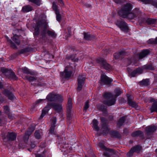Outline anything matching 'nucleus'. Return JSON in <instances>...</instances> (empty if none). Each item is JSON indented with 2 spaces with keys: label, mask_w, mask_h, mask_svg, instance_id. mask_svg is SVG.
Masks as SVG:
<instances>
[{
  "label": "nucleus",
  "mask_w": 157,
  "mask_h": 157,
  "mask_svg": "<svg viewBox=\"0 0 157 157\" xmlns=\"http://www.w3.org/2000/svg\"><path fill=\"white\" fill-rule=\"evenodd\" d=\"M97 107L99 109L105 112L106 111V108L103 105L100 104H98L97 105Z\"/></svg>",
  "instance_id": "29"
},
{
  "label": "nucleus",
  "mask_w": 157,
  "mask_h": 157,
  "mask_svg": "<svg viewBox=\"0 0 157 157\" xmlns=\"http://www.w3.org/2000/svg\"><path fill=\"white\" fill-rule=\"evenodd\" d=\"M41 25L42 26H43L44 27H47V24L46 23L42 24Z\"/></svg>",
  "instance_id": "49"
},
{
  "label": "nucleus",
  "mask_w": 157,
  "mask_h": 157,
  "mask_svg": "<svg viewBox=\"0 0 157 157\" xmlns=\"http://www.w3.org/2000/svg\"><path fill=\"white\" fill-rule=\"evenodd\" d=\"M4 109L6 110H8L9 109V108L7 106H5Z\"/></svg>",
  "instance_id": "53"
},
{
  "label": "nucleus",
  "mask_w": 157,
  "mask_h": 157,
  "mask_svg": "<svg viewBox=\"0 0 157 157\" xmlns=\"http://www.w3.org/2000/svg\"><path fill=\"white\" fill-rule=\"evenodd\" d=\"M132 136L133 137H141L143 136V134L141 131H138L133 133L132 134Z\"/></svg>",
  "instance_id": "23"
},
{
  "label": "nucleus",
  "mask_w": 157,
  "mask_h": 157,
  "mask_svg": "<svg viewBox=\"0 0 157 157\" xmlns=\"http://www.w3.org/2000/svg\"><path fill=\"white\" fill-rule=\"evenodd\" d=\"M116 102L115 99H112V100H105L103 102L104 104L108 106H111L114 105Z\"/></svg>",
  "instance_id": "17"
},
{
  "label": "nucleus",
  "mask_w": 157,
  "mask_h": 157,
  "mask_svg": "<svg viewBox=\"0 0 157 157\" xmlns=\"http://www.w3.org/2000/svg\"><path fill=\"white\" fill-rule=\"evenodd\" d=\"M124 54V52L123 51L120 52L118 53L115 54L114 56L115 59H117L118 57H120L121 56Z\"/></svg>",
  "instance_id": "36"
},
{
  "label": "nucleus",
  "mask_w": 157,
  "mask_h": 157,
  "mask_svg": "<svg viewBox=\"0 0 157 157\" xmlns=\"http://www.w3.org/2000/svg\"><path fill=\"white\" fill-rule=\"evenodd\" d=\"M52 123L51 124L52 125V126L51 128L50 129V132L51 133H52L53 132L54 130V127L55 126V124L56 123V117H53L51 119Z\"/></svg>",
  "instance_id": "21"
},
{
  "label": "nucleus",
  "mask_w": 157,
  "mask_h": 157,
  "mask_svg": "<svg viewBox=\"0 0 157 157\" xmlns=\"http://www.w3.org/2000/svg\"><path fill=\"white\" fill-rule=\"evenodd\" d=\"M2 87V84L0 83V88H1Z\"/></svg>",
  "instance_id": "54"
},
{
  "label": "nucleus",
  "mask_w": 157,
  "mask_h": 157,
  "mask_svg": "<svg viewBox=\"0 0 157 157\" xmlns=\"http://www.w3.org/2000/svg\"><path fill=\"white\" fill-rule=\"evenodd\" d=\"M50 108L48 106H47L44 108L42 110V113L40 116V118H42L48 112V110Z\"/></svg>",
  "instance_id": "25"
},
{
  "label": "nucleus",
  "mask_w": 157,
  "mask_h": 157,
  "mask_svg": "<svg viewBox=\"0 0 157 157\" xmlns=\"http://www.w3.org/2000/svg\"><path fill=\"white\" fill-rule=\"evenodd\" d=\"M99 146L105 151L103 155L106 157H110L112 153H114V151L113 149L106 147L101 143H99Z\"/></svg>",
  "instance_id": "2"
},
{
  "label": "nucleus",
  "mask_w": 157,
  "mask_h": 157,
  "mask_svg": "<svg viewBox=\"0 0 157 157\" xmlns=\"http://www.w3.org/2000/svg\"><path fill=\"white\" fill-rule=\"evenodd\" d=\"M4 94L7 96L9 99L13 100V99L14 97L13 95L8 90H5L4 92Z\"/></svg>",
  "instance_id": "22"
},
{
  "label": "nucleus",
  "mask_w": 157,
  "mask_h": 157,
  "mask_svg": "<svg viewBox=\"0 0 157 157\" xmlns=\"http://www.w3.org/2000/svg\"><path fill=\"white\" fill-rule=\"evenodd\" d=\"M101 121L102 124V128H101V131H102L103 133H106L109 131L108 128L105 125V123L106 122V119L103 117H102L101 119Z\"/></svg>",
  "instance_id": "8"
},
{
  "label": "nucleus",
  "mask_w": 157,
  "mask_h": 157,
  "mask_svg": "<svg viewBox=\"0 0 157 157\" xmlns=\"http://www.w3.org/2000/svg\"><path fill=\"white\" fill-rule=\"evenodd\" d=\"M104 97L105 98H112L113 95L110 93H105L104 95Z\"/></svg>",
  "instance_id": "35"
},
{
  "label": "nucleus",
  "mask_w": 157,
  "mask_h": 157,
  "mask_svg": "<svg viewBox=\"0 0 157 157\" xmlns=\"http://www.w3.org/2000/svg\"><path fill=\"white\" fill-rule=\"evenodd\" d=\"M92 36L88 33H84V38L86 40H91Z\"/></svg>",
  "instance_id": "30"
},
{
  "label": "nucleus",
  "mask_w": 157,
  "mask_h": 157,
  "mask_svg": "<svg viewBox=\"0 0 157 157\" xmlns=\"http://www.w3.org/2000/svg\"><path fill=\"white\" fill-rule=\"evenodd\" d=\"M98 121L95 119H94L93 120L92 124V127L94 130L96 131H98L99 130V127L98 126Z\"/></svg>",
  "instance_id": "18"
},
{
  "label": "nucleus",
  "mask_w": 157,
  "mask_h": 157,
  "mask_svg": "<svg viewBox=\"0 0 157 157\" xmlns=\"http://www.w3.org/2000/svg\"><path fill=\"white\" fill-rule=\"evenodd\" d=\"M89 101L88 100L86 102V103H85V105L84 106V109L86 111L87 109H88L89 108Z\"/></svg>",
  "instance_id": "40"
},
{
  "label": "nucleus",
  "mask_w": 157,
  "mask_h": 157,
  "mask_svg": "<svg viewBox=\"0 0 157 157\" xmlns=\"http://www.w3.org/2000/svg\"><path fill=\"white\" fill-rule=\"evenodd\" d=\"M101 82L106 85H110L113 81L112 79L103 74L101 75Z\"/></svg>",
  "instance_id": "6"
},
{
  "label": "nucleus",
  "mask_w": 157,
  "mask_h": 157,
  "mask_svg": "<svg viewBox=\"0 0 157 157\" xmlns=\"http://www.w3.org/2000/svg\"><path fill=\"white\" fill-rule=\"evenodd\" d=\"M155 151L157 152V148L155 150Z\"/></svg>",
  "instance_id": "57"
},
{
  "label": "nucleus",
  "mask_w": 157,
  "mask_h": 157,
  "mask_svg": "<svg viewBox=\"0 0 157 157\" xmlns=\"http://www.w3.org/2000/svg\"><path fill=\"white\" fill-rule=\"evenodd\" d=\"M51 106L54 110L58 112L61 111L63 109L62 106L61 105L53 103L52 104Z\"/></svg>",
  "instance_id": "14"
},
{
  "label": "nucleus",
  "mask_w": 157,
  "mask_h": 157,
  "mask_svg": "<svg viewBox=\"0 0 157 157\" xmlns=\"http://www.w3.org/2000/svg\"><path fill=\"white\" fill-rule=\"evenodd\" d=\"M142 70L146 69L147 70H154V67H152L151 65H144L142 67Z\"/></svg>",
  "instance_id": "26"
},
{
  "label": "nucleus",
  "mask_w": 157,
  "mask_h": 157,
  "mask_svg": "<svg viewBox=\"0 0 157 157\" xmlns=\"http://www.w3.org/2000/svg\"><path fill=\"white\" fill-rule=\"evenodd\" d=\"M52 7L53 10L56 12V18L57 20L59 21H60L61 18V16L59 14V12L57 9V6L54 3H53V4Z\"/></svg>",
  "instance_id": "9"
},
{
  "label": "nucleus",
  "mask_w": 157,
  "mask_h": 157,
  "mask_svg": "<svg viewBox=\"0 0 157 157\" xmlns=\"http://www.w3.org/2000/svg\"><path fill=\"white\" fill-rule=\"evenodd\" d=\"M156 44H157V37L156 38Z\"/></svg>",
  "instance_id": "55"
},
{
  "label": "nucleus",
  "mask_w": 157,
  "mask_h": 157,
  "mask_svg": "<svg viewBox=\"0 0 157 157\" xmlns=\"http://www.w3.org/2000/svg\"><path fill=\"white\" fill-rule=\"evenodd\" d=\"M2 71L4 73H6L8 72V73H10V76L11 78L14 80H16L17 79V77L16 76L14 73L11 70H8V69L5 68H2Z\"/></svg>",
  "instance_id": "12"
},
{
  "label": "nucleus",
  "mask_w": 157,
  "mask_h": 157,
  "mask_svg": "<svg viewBox=\"0 0 157 157\" xmlns=\"http://www.w3.org/2000/svg\"><path fill=\"white\" fill-rule=\"evenodd\" d=\"M132 9L131 5L127 3L119 11V14L121 17L123 18L133 19L137 16L140 13V12L139 9L136 8L131 12Z\"/></svg>",
  "instance_id": "1"
},
{
  "label": "nucleus",
  "mask_w": 157,
  "mask_h": 157,
  "mask_svg": "<svg viewBox=\"0 0 157 157\" xmlns=\"http://www.w3.org/2000/svg\"><path fill=\"white\" fill-rule=\"evenodd\" d=\"M85 78L82 77H79V90H81L84 84Z\"/></svg>",
  "instance_id": "20"
},
{
  "label": "nucleus",
  "mask_w": 157,
  "mask_h": 157,
  "mask_svg": "<svg viewBox=\"0 0 157 157\" xmlns=\"http://www.w3.org/2000/svg\"><path fill=\"white\" fill-rule=\"evenodd\" d=\"M90 5H88V6H88V7H90Z\"/></svg>",
  "instance_id": "58"
},
{
  "label": "nucleus",
  "mask_w": 157,
  "mask_h": 157,
  "mask_svg": "<svg viewBox=\"0 0 157 157\" xmlns=\"http://www.w3.org/2000/svg\"><path fill=\"white\" fill-rule=\"evenodd\" d=\"M72 104V101L71 99H69L68 101V104Z\"/></svg>",
  "instance_id": "48"
},
{
  "label": "nucleus",
  "mask_w": 157,
  "mask_h": 157,
  "mask_svg": "<svg viewBox=\"0 0 157 157\" xmlns=\"http://www.w3.org/2000/svg\"><path fill=\"white\" fill-rule=\"evenodd\" d=\"M18 37L17 35H14L13 37L12 38L13 40L14 43L17 45L20 44V41L18 39Z\"/></svg>",
  "instance_id": "28"
},
{
  "label": "nucleus",
  "mask_w": 157,
  "mask_h": 157,
  "mask_svg": "<svg viewBox=\"0 0 157 157\" xmlns=\"http://www.w3.org/2000/svg\"><path fill=\"white\" fill-rule=\"evenodd\" d=\"M115 93V96L117 97L119 96L121 93V91L120 88H117L116 89Z\"/></svg>",
  "instance_id": "38"
},
{
  "label": "nucleus",
  "mask_w": 157,
  "mask_h": 157,
  "mask_svg": "<svg viewBox=\"0 0 157 157\" xmlns=\"http://www.w3.org/2000/svg\"><path fill=\"white\" fill-rule=\"evenodd\" d=\"M58 2L62 5H63V3L62 0H58Z\"/></svg>",
  "instance_id": "51"
},
{
  "label": "nucleus",
  "mask_w": 157,
  "mask_h": 157,
  "mask_svg": "<svg viewBox=\"0 0 157 157\" xmlns=\"http://www.w3.org/2000/svg\"><path fill=\"white\" fill-rule=\"evenodd\" d=\"M142 72L143 70L142 68H138L134 70L131 73L129 72V73L131 76L132 77H134L137 75L142 74Z\"/></svg>",
  "instance_id": "13"
},
{
  "label": "nucleus",
  "mask_w": 157,
  "mask_h": 157,
  "mask_svg": "<svg viewBox=\"0 0 157 157\" xmlns=\"http://www.w3.org/2000/svg\"><path fill=\"white\" fill-rule=\"evenodd\" d=\"M150 3L152 4L153 6L157 8V1H153L152 0L151 1V2Z\"/></svg>",
  "instance_id": "43"
},
{
  "label": "nucleus",
  "mask_w": 157,
  "mask_h": 157,
  "mask_svg": "<svg viewBox=\"0 0 157 157\" xmlns=\"http://www.w3.org/2000/svg\"><path fill=\"white\" fill-rule=\"evenodd\" d=\"M22 10L24 12H28L32 10V8L31 6H27L23 7Z\"/></svg>",
  "instance_id": "27"
},
{
  "label": "nucleus",
  "mask_w": 157,
  "mask_h": 157,
  "mask_svg": "<svg viewBox=\"0 0 157 157\" xmlns=\"http://www.w3.org/2000/svg\"><path fill=\"white\" fill-rule=\"evenodd\" d=\"M140 1H141L143 3L145 4H149L151 2V1L152 0H139Z\"/></svg>",
  "instance_id": "41"
},
{
  "label": "nucleus",
  "mask_w": 157,
  "mask_h": 157,
  "mask_svg": "<svg viewBox=\"0 0 157 157\" xmlns=\"http://www.w3.org/2000/svg\"><path fill=\"white\" fill-rule=\"evenodd\" d=\"M36 83V84H38V85H39L42 86V85H40V84H39V83Z\"/></svg>",
  "instance_id": "56"
},
{
  "label": "nucleus",
  "mask_w": 157,
  "mask_h": 157,
  "mask_svg": "<svg viewBox=\"0 0 157 157\" xmlns=\"http://www.w3.org/2000/svg\"><path fill=\"white\" fill-rule=\"evenodd\" d=\"M140 117L142 118L143 117V116H141Z\"/></svg>",
  "instance_id": "60"
},
{
  "label": "nucleus",
  "mask_w": 157,
  "mask_h": 157,
  "mask_svg": "<svg viewBox=\"0 0 157 157\" xmlns=\"http://www.w3.org/2000/svg\"><path fill=\"white\" fill-rule=\"evenodd\" d=\"M62 151L64 154H67V150H62Z\"/></svg>",
  "instance_id": "47"
},
{
  "label": "nucleus",
  "mask_w": 157,
  "mask_h": 157,
  "mask_svg": "<svg viewBox=\"0 0 157 157\" xmlns=\"http://www.w3.org/2000/svg\"><path fill=\"white\" fill-rule=\"evenodd\" d=\"M116 24L123 31L126 32L129 29L126 23L122 21H117L116 22Z\"/></svg>",
  "instance_id": "5"
},
{
  "label": "nucleus",
  "mask_w": 157,
  "mask_h": 157,
  "mask_svg": "<svg viewBox=\"0 0 157 157\" xmlns=\"http://www.w3.org/2000/svg\"><path fill=\"white\" fill-rule=\"evenodd\" d=\"M72 108V104H68L67 106V109L69 110H70Z\"/></svg>",
  "instance_id": "45"
},
{
  "label": "nucleus",
  "mask_w": 157,
  "mask_h": 157,
  "mask_svg": "<svg viewBox=\"0 0 157 157\" xmlns=\"http://www.w3.org/2000/svg\"><path fill=\"white\" fill-rule=\"evenodd\" d=\"M44 99H40L38 100L37 101H36V104H39L41 102H42V101H44Z\"/></svg>",
  "instance_id": "44"
},
{
  "label": "nucleus",
  "mask_w": 157,
  "mask_h": 157,
  "mask_svg": "<svg viewBox=\"0 0 157 157\" xmlns=\"http://www.w3.org/2000/svg\"><path fill=\"white\" fill-rule=\"evenodd\" d=\"M128 102L129 105L133 107L136 108L137 107V105L135 102L133 101L132 98L130 96L128 95Z\"/></svg>",
  "instance_id": "15"
},
{
  "label": "nucleus",
  "mask_w": 157,
  "mask_h": 157,
  "mask_svg": "<svg viewBox=\"0 0 157 157\" xmlns=\"http://www.w3.org/2000/svg\"><path fill=\"white\" fill-rule=\"evenodd\" d=\"M157 126L155 125H151L150 126H149L146 127V132L148 134H149L156 130L157 129Z\"/></svg>",
  "instance_id": "10"
},
{
  "label": "nucleus",
  "mask_w": 157,
  "mask_h": 157,
  "mask_svg": "<svg viewBox=\"0 0 157 157\" xmlns=\"http://www.w3.org/2000/svg\"><path fill=\"white\" fill-rule=\"evenodd\" d=\"M9 140H13L16 138V135L13 133H9L7 136Z\"/></svg>",
  "instance_id": "19"
},
{
  "label": "nucleus",
  "mask_w": 157,
  "mask_h": 157,
  "mask_svg": "<svg viewBox=\"0 0 157 157\" xmlns=\"http://www.w3.org/2000/svg\"><path fill=\"white\" fill-rule=\"evenodd\" d=\"M26 78L28 79L29 81L30 82H33V81H35L36 82V80L33 77H29L27 76L26 77Z\"/></svg>",
  "instance_id": "39"
},
{
  "label": "nucleus",
  "mask_w": 157,
  "mask_h": 157,
  "mask_svg": "<svg viewBox=\"0 0 157 157\" xmlns=\"http://www.w3.org/2000/svg\"><path fill=\"white\" fill-rule=\"evenodd\" d=\"M97 62L99 63L101 67H103L107 70L111 69V66L106 62V61L101 58L98 59L96 60Z\"/></svg>",
  "instance_id": "4"
},
{
  "label": "nucleus",
  "mask_w": 157,
  "mask_h": 157,
  "mask_svg": "<svg viewBox=\"0 0 157 157\" xmlns=\"http://www.w3.org/2000/svg\"><path fill=\"white\" fill-rule=\"evenodd\" d=\"M93 157H95V156H94Z\"/></svg>",
  "instance_id": "61"
},
{
  "label": "nucleus",
  "mask_w": 157,
  "mask_h": 157,
  "mask_svg": "<svg viewBox=\"0 0 157 157\" xmlns=\"http://www.w3.org/2000/svg\"><path fill=\"white\" fill-rule=\"evenodd\" d=\"M125 117H123L119 119L117 123V127H120L123 125L125 121Z\"/></svg>",
  "instance_id": "24"
},
{
  "label": "nucleus",
  "mask_w": 157,
  "mask_h": 157,
  "mask_svg": "<svg viewBox=\"0 0 157 157\" xmlns=\"http://www.w3.org/2000/svg\"><path fill=\"white\" fill-rule=\"evenodd\" d=\"M140 84L144 86H147L149 84V82L148 79H146L142 80L140 82Z\"/></svg>",
  "instance_id": "31"
},
{
  "label": "nucleus",
  "mask_w": 157,
  "mask_h": 157,
  "mask_svg": "<svg viewBox=\"0 0 157 157\" xmlns=\"http://www.w3.org/2000/svg\"><path fill=\"white\" fill-rule=\"evenodd\" d=\"M71 72L67 69H65L64 72L60 73V75L63 78H68L71 76Z\"/></svg>",
  "instance_id": "11"
},
{
  "label": "nucleus",
  "mask_w": 157,
  "mask_h": 157,
  "mask_svg": "<svg viewBox=\"0 0 157 157\" xmlns=\"http://www.w3.org/2000/svg\"><path fill=\"white\" fill-rule=\"evenodd\" d=\"M10 43H11V44L13 48H15V46H14V45L13 44V43H12V42L10 41Z\"/></svg>",
  "instance_id": "52"
},
{
  "label": "nucleus",
  "mask_w": 157,
  "mask_h": 157,
  "mask_svg": "<svg viewBox=\"0 0 157 157\" xmlns=\"http://www.w3.org/2000/svg\"><path fill=\"white\" fill-rule=\"evenodd\" d=\"M22 70L24 73H27L28 71L27 68H25V67L22 69Z\"/></svg>",
  "instance_id": "46"
},
{
  "label": "nucleus",
  "mask_w": 157,
  "mask_h": 157,
  "mask_svg": "<svg viewBox=\"0 0 157 157\" xmlns=\"http://www.w3.org/2000/svg\"><path fill=\"white\" fill-rule=\"evenodd\" d=\"M156 21L155 19L149 18L147 20V22L149 24H153L155 23Z\"/></svg>",
  "instance_id": "33"
},
{
  "label": "nucleus",
  "mask_w": 157,
  "mask_h": 157,
  "mask_svg": "<svg viewBox=\"0 0 157 157\" xmlns=\"http://www.w3.org/2000/svg\"><path fill=\"white\" fill-rule=\"evenodd\" d=\"M31 133V132H30L28 134H30Z\"/></svg>",
  "instance_id": "59"
},
{
  "label": "nucleus",
  "mask_w": 157,
  "mask_h": 157,
  "mask_svg": "<svg viewBox=\"0 0 157 157\" xmlns=\"http://www.w3.org/2000/svg\"><path fill=\"white\" fill-rule=\"evenodd\" d=\"M114 2L117 4H120L124 2L125 0H114Z\"/></svg>",
  "instance_id": "42"
},
{
  "label": "nucleus",
  "mask_w": 157,
  "mask_h": 157,
  "mask_svg": "<svg viewBox=\"0 0 157 157\" xmlns=\"http://www.w3.org/2000/svg\"><path fill=\"white\" fill-rule=\"evenodd\" d=\"M148 43L150 44H156V38L149 39L148 41Z\"/></svg>",
  "instance_id": "37"
},
{
  "label": "nucleus",
  "mask_w": 157,
  "mask_h": 157,
  "mask_svg": "<svg viewBox=\"0 0 157 157\" xmlns=\"http://www.w3.org/2000/svg\"><path fill=\"white\" fill-rule=\"evenodd\" d=\"M149 53V52L148 50H144L138 55L139 58L142 59L147 55Z\"/></svg>",
  "instance_id": "16"
},
{
  "label": "nucleus",
  "mask_w": 157,
  "mask_h": 157,
  "mask_svg": "<svg viewBox=\"0 0 157 157\" xmlns=\"http://www.w3.org/2000/svg\"><path fill=\"white\" fill-rule=\"evenodd\" d=\"M72 59L74 60V61H78V58H76L75 59V58H74V56H72Z\"/></svg>",
  "instance_id": "50"
},
{
  "label": "nucleus",
  "mask_w": 157,
  "mask_h": 157,
  "mask_svg": "<svg viewBox=\"0 0 157 157\" xmlns=\"http://www.w3.org/2000/svg\"><path fill=\"white\" fill-rule=\"evenodd\" d=\"M47 98L50 101L58 100L59 101H62L63 99L62 96L59 94H50L47 97Z\"/></svg>",
  "instance_id": "3"
},
{
  "label": "nucleus",
  "mask_w": 157,
  "mask_h": 157,
  "mask_svg": "<svg viewBox=\"0 0 157 157\" xmlns=\"http://www.w3.org/2000/svg\"><path fill=\"white\" fill-rule=\"evenodd\" d=\"M41 136V133L39 131H37L35 133V137L37 139H40V138Z\"/></svg>",
  "instance_id": "34"
},
{
  "label": "nucleus",
  "mask_w": 157,
  "mask_h": 157,
  "mask_svg": "<svg viewBox=\"0 0 157 157\" xmlns=\"http://www.w3.org/2000/svg\"><path fill=\"white\" fill-rule=\"evenodd\" d=\"M141 149V147L139 145H137L132 148L127 153L128 156L130 157L132 156L133 152H139Z\"/></svg>",
  "instance_id": "7"
},
{
  "label": "nucleus",
  "mask_w": 157,
  "mask_h": 157,
  "mask_svg": "<svg viewBox=\"0 0 157 157\" xmlns=\"http://www.w3.org/2000/svg\"><path fill=\"white\" fill-rule=\"evenodd\" d=\"M47 33L49 36H51L54 37H55L56 36V34L53 31L48 30L47 31Z\"/></svg>",
  "instance_id": "32"
}]
</instances>
